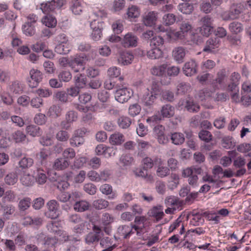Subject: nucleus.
I'll return each instance as SVG.
<instances>
[{
	"mask_svg": "<svg viewBox=\"0 0 251 251\" xmlns=\"http://www.w3.org/2000/svg\"><path fill=\"white\" fill-rule=\"evenodd\" d=\"M106 17V13L103 10L93 12L90 16V19L91 20L90 23L91 29H103L104 25L103 18Z\"/></svg>",
	"mask_w": 251,
	"mask_h": 251,
	"instance_id": "nucleus-1",
	"label": "nucleus"
},
{
	"mask_svg": "<svg viewBox=\"0 0 251 251\" xmlns=\"http://www.w3.org/2000/svg\"><path fill=\"white\" fill-rule=\"evenodd\" d=\"M66 3V0H52L41 4L40 9L45 14H48L56 9H60Z\"/></svg>",
	"mask_w": 251,
	"mask_h": 251,
	"instance_id": "nucleus-2",
	"label": "nucleus"
},
{
	"mask_svg": "<svg viewBox=\"0 0 251 251\" xmlns=\"http://www.w3.org/2000/svg\"><path fill=\"white\" fill-rule=\"evenodd\" d=\"M192 28V25L188 22H183L180 27V31L167 32V35L170 38L175 37L176 38L182 39L188 32L191 31Z\"/></svg>",
	"mask_w": 251,
	"mask_h": 251,
	"instance_id": "nucleus-3",
	"label": "nucleus"
},
{
	"mask_svg": "<svg viewBox=\"0 0 251 251\" xmlns=\"http://www.w3.org/2000/svg\"><path fill=\"white\" fill-rule=\"evenodd\" d=\"M244 9V6L243 4L241 3L233 4L230 6L229 11L224 13L225 20H228L237 19Z\"/></svg>",
	"mask_w": 251,
	"mask_h": 251,
	"instance_id": "nucleus-4",
	"label": "nucleus"
},
{
	"mask_svg": "<svg viewBox=\"0 0 251 251\" xmlns=\"http://www.w3.org/2000/svg\"><path fill=\"white\" fill-rule=\"evenodd\" d=\"M178 106L181 109L185 108L190 112H198L200 109V106L195 102L192 98H188L185 100H181L178 103Z\"/></svg>",
	"mask_w": 251,
	"mask_h": 251,
	"instance_id": "nucleus-5",
	"label": "nucleus"
},
{
	"mask_svg": "<svg viewBox=\"0 0 251 251\" xmlns=\"http://www.w3.org/2000/svg\"><path fill=\"white\" fill-rule=\"evenodd\" d=\"M132 91L126 87L119 88L115 93L116 100L121 103L127 101L132 96Z\"/></svg>",
	"mask_w": 251,
	"mask_h": 251,
	"instance_id": "nucleus-6",
	"label": "nucleus"
},
{
	"mask_svg": "<svg viewBox=\"0 0 251 251\" xmlns=\"http://www.w3.org/2000/svg\"><path fill=\"white\" fill-rule=\"evenodd\" d=\"M92 229L93 231L87 234L85 238V242L89 245L99 242L101 238V230L100 227L94 225Z\"/></svg>",
	"mask_w": 251,
	"mask_h": 251,
	"instance_id": "nucleus-7",
	"label": "nucleus"
},
{
	"mask_svg": "<svg viewBox=\"0 0 251 251\" xmlns=\"http://www.w3.org/2000/svg\"><path fill=\"white\" fill-rule=\"evenodd\" d=\"M182 176L184 177H187V181L190 185L193 187L198 186V176L193 174V168L188 167L183 169L182 172Z\"/></svg>",
	"mask_w": 251,
	"mask_h": 251,
	"instance_id": "nucleus-8",
	"label": "nucleus"
},
{
	"mask_svg": "<svg viewBox=\"0 0 251 251\" xmlns=\"http://www.w3.org/2000/svg\"><path fill=\"white\" fill-rule=\"evenodd\" d=\"M29 74L30 78L28 80V85L31 88L36 87L42 80V73L39 70L33 69L30 70Z\"/></svg>",
	"mask_w": 251,
	"mask_h": 251,
	"instance_id": "nucleus-9",
	"label": "nucleus"
},
{
	"mask_svg": "<svg viewBox=\"0 0 251 251\" xmlns=\"http://www.w3.org/2000/svg\"><path fill=\"white\" fill-rule=\"evenodd\" d=\"M138 37L132 32L126 34L122 40V44L125 48L135 47L138 44Z\"/></svg>",
	"mask_w": 251,
	"mask_h": 251,
	"instance_id": "nucleus-10",
	"label": "nucleus"
},
{
	"mask_svg": "<svg viewBox=\"0 0 251 251\" xmlns=\"http://www.w3.org/2000/svg\"><path fill=\"white\" fill-rule=\"evenodd\" d=\"M147 219L144 216H136L135 218V225H133L134 230L138 236H141L144 233L145 222Z\"/></svg>",
	"mask_w": 251,
	"mask_h": 251,
	"instance_id": "nucleus-11",
	"label": "nucleus"
},
{
	"mask_svg": "<svg viewBox=\"0 0 251 251\" xmlns=\"http://www.w3.org/2000/svg\"><path fill=\"white\" fill-rule=\"evenodd\" d=\"M71 163L67 159L60 157L55 159L52 164L53 169L57 171H63L66 169Z\"/></svg>",
	"mask_w": 251,
	"mask_h": 251,
	"instance_id": "nucleus-12",
	"label": "nucleus"
},
{
	"mask_svg": "<svg viewBox=\"0 0 251 251\" xmlns=\"http://www.w3.org/2000/svg\"><path fill=\"white\" fill-rule=\"evenodd\" d=\"M134 174L136 176L143 178L148 183H152L154 182L153 176L151 174L148 173V170L143 167L136 168L134 171Z\"/></svg>",
	"mask_w": 251,
	"mask_h": 251,
	"instance_id": "nucleus-13",
	"label": "nucleus"
},
{
	"mask_svg": "<svg viewBox=\"0 0 251 251\" xmlns=\"http://www.w3.org/2000/svg\"><path fill=\"white\" fill-rule=\"evenodd\" d=\"M47 206L49 209V216L51 219L56 218L59 215L58 213V204L55 200H51L47 203Z\"/></svg>",
	"mask_w": 251,
	"mask_h": 251,
	"instance_id": "nucleus-14",
	"label": "nucleus"
},
{
	"mask_svg": "<svg viewBox=\"0 0 251 251\" xmlns=\"http://www.w3.org/2000/svg\"><path fill=\"white\" fill-rule=\"evenodd\" d=\"M90 206V203L84 200L76 201L73 205L74 210L77 212H83L88 210Z\"/></svg>",
	"mask_w": 251,
	"mask_h": 251,
	"instance_id": "nucleus-15",
	"label": "nucleus"
},
{
	"mask_svg": "<svg viewBox=\"0 0 251 251\" xmlns=\"http://www.w3.org/2000/svg\"><path fill=\"white\" fill-rule=\"evenodd\" d=\"M186 55L185 49L181 47L175 48L172 51V56L174 60L176 62L183 61Z\"/></svg>",
	"mask_w": 251,
	"mask_h": 251,
	"instance_id": "nucleus-16",
	"label": "nucleus"
},
{
	"mask_svg": "<svg viewBox=\"0 0 251 251\" xmlns=\"http://www.w3.org/2000/svg\"><path fill=\"white\" fill-rule=\"evenodd\" d=\"M125 140L124 135L119 132L111 134L109 138V143L113 145H120Z\"/></svg>",
	"mask_w": 251,
	"mask_h": 251,
	"instance_id": "nucleus-17",
	"label": "nucleus"
},
{
	"mask_svg": "<svg viewBox=\"0 0 251 251\" xmlns=\"http://www.w3.org/2000/svg\"><path fill=\"white\" fill-rule=\"evenodd\" d=\"M220 39L218 37L210 38L206 42L205 47L203 50L205 52H210L212 49L217 48L220 45Z\"/></svg>",
	"mask_w": 251,
	"mask_h": 251,
	"instance_id": "nucleus-18",
	"label": "nucleus"
},
{
	"mask_svg": "<svg viewBox=\"0 0 251 251\" xmlns=\"http://www.w3.org/2000/svg\"><path fill=\"white\" fill-rule=\"evenodd\" d=\"M46 172L41 168H37L34 172L33 176L36 182L39 184H43L47 181Z\"/></svg>",
	"mask_w": 251,
	"mask_h": 251,
	"instance_id": "nucleus-19",
	"label": "nucleus"
},
{
	"mask_svg": "<svg viewBox=\"0 0 251 251\" xmlns=\"http://www.w3.org/2000/svg\"><path fill=\"white\" fill-rule=\"evenodd\" d=\"M81 0H72L70 9L75 15H79L82 12L83 7Z\"/></svg>",
	"mask_w": 251,
	"mask_h": 251,
	"instance_id": "nucleus-20",
	"label": "nucleus"
},
{
	"mask_svg": "<svg viewBox=\"0 0 251 251\" xmlns=\"http://www.w3.org/2000/svg\"><path fill=\"white\" fill-rule=\"evenodd\" d=\"M163 210V207L161 205L154 206L149 212V214L150 216L154 217L155 219L158 221L161 220L164 216Z\"/></svg>",
	"mask_w": 251,
	"mask_h": 251,
	"instance_id": "nucleus-21",
	"label": "nucleus"
},
{
	"mask_svg": "<svg viewBox=\"0 0 251 251\" xmlns=\"http://www.w3.org/2000/svg\"><path fill=\"white\" fill-rule=\"evenodd\" d=\"M157 18V13L151 11L144 18L143 22L147 26H151L154 25Z\"/></svg>",
	"mask_w": 251,
	"mask_h": 251,
	"instance_id": "nucleus-22",
	"label": "nucleus"
},
{
	"mask_svg": "<svg viewBox=\"0 0 251 251\" xmlns=\"http://www.w3.org/2000/svg\"><path fill=\"white\" fill-rule=\"evenodd\" d=\"M215 88L212 87V89L206 88L200 91L198 94V96L201 100H205L212 97L214 94Z\"/></svg>",
	"mask_w": 251,
	"mask_h": 251,
	"instance_id": "nucleus-23",
	"label": "nucleus"
},
{
	"mask_svg": "<svg viewBox=\"0 0 251 251\" xmlns=\"http://www.w3.org/2000/svg\"><path fill=\"white\" fill-rule=\"evenodd\" d=\"M62 111L63 108L61 105L59 104H54L50 107L48 113L50 114V116L56 118L61 115Z\"/></svg>",
	"mask_w": 251,
	"mask_h": 251,
	"instance_id": "nucleus-24",
	"label": "nucleus"
},
{
	"mask_svg": "<svg viewBox=\"0 0 251 251\" xmlns=\"http://www.w3.org/2000/svg\"><path fill=\"white\" fill-rule=\"evenodd\" d=\"M160 112L163 118H170L174 116L175 109L171 105L166 104L161 107Z\"/></svg>",
	"mask_w": 251,
	"mask_h": 251,
	"instance_id": "nucleus-25",
	"label": "nucleus"
},
{
	"mask_svg": "<svg viewBox=\"0 0 251 251\" xmlns=\"http://www.w3.org/2000/svg\"><path fill=\"white\" fill-rule=\"evenodd\" d=\"M168 183L170 189H173L176 188L179 183V176L176 173H171L169 177Z\"/></svg>",
	"mask_w": 251,
	"mask_h": 251,
	"instance_id": "nucleus-26",
	"label": "nucleus"
},
{
	"mask_svg": "<svg viewBox=\"0 0 251 251\" xmlns=\"http://www.w3.org/2000/svg\"><path fill=\"white\" fill-rule=\"evenodd\" d=\"M165 203L168 206H176L177 208L183 204V201L175 196H169L165 200Z\"/></svg>",
	"mask_w": 251,
	"mask_h": 251,
	"instance_id": "nucleus-27",
	"label": "nucleus"
},
{
	"mask_svg": "<svg viewBox=\"0 0 251 251\" xmlns=\"http://www.w3.org/2000/svg\"><path fill=\"white\" fill-rule=\"evenodd\" d=\"M170 137L172 143L176 145H181L185 140L184 135L179 132L171 133Z\"/></svg>",
	"mask_w": 251,
	"mask_h": 251,
	"instance_id": "nucleus-28",
	"label": "nucleus"
},
{
	"mask_svg": "<svg viewBox=\"0 0 251 251\" xmlns=\"http://www.w3.org/2000/svg\"><path fill=\"white\" fill-rule=\"evenodd\" d=\"M156 96L154 94L150 93L149 90L146 94H145L143 97V102L146 106L151 107L153 105Z\"/></svg>",
	"mask_w": 251,
	"mask_h": 251,
	"instance_id": "nucleus-29",
	"label": "nucleus"
},
{
	"mask_svg": "<svg viewBox=\"0 0 251 251\" xmlns=\"http://www.w3.org/2000/svg\"><path fill=\"white\" fill-rule=\"evenodd\" d=\"M126 13L128 18L131 21L132 19L138 18L139 16L140 11L137 6L132 5L128 8Z\"/></svg>",
	"mask_w": 251,
	"mask_h": 251,
	"instance_id": "nucleus-30",
	"label": "nucleus"
},
{
	"mask_svg": "<svg viewBox=\"0 0 251 251\" xmlns=\"http://www.w3.org/2000/svg\"><path fill=\"white\" fill-rule=\"evenodd\" d=\"M42 22L46 26L49 27H54L57 24L56 19L51 15H48L45 16L42 20Z\"/></svg>",
	"mask_w": 251,
	"mask_h": 251,
	"instance_id": "nucleus-31",
	"label": "nucleus"
},
{
	"mask_svg": "<svg viewBox=\"0 0 251 251\" xmlns=\"http://www.w3.org/2000/svg\"><path fill=\"white\" fill-rule=\"evenodd\" d=\"M100 192L106 195H110L108 196L109 199H113L116 195L115 193H112V187L111 185L108 184H104L102 185L100 188Z\"/></svg>",
	"mask_w": 251,
	"mask_h": 251,
	"instance_id": "nucleus-32",
	"label": "nucleus"
},
{
	"mask_svg": "<svg viewBox=\"0 0 251 251\" xmlns=\"http://www.w3.org/2000/svg\"><path fill=\"white\" fill-rule=\"evenodd\" d=\"M162 55V51L159 47H153L147 52L149 58L154 59L161 57Z\"/></svg>",
	"mask_w": 251,
	"mask_h": 251,
	"instance_id": "nucleus-33",
	"label": "nucleus"
},
{
	"mask_svg": "<svg viewBox=\"0 0 251 251\" xmlns=\"http://www.w3.org/2000/svg\"><path fill=\"white\" fill-rule=\"evenodd\" d=\"M34 176L26 173H24L21 178L22 184L26 186L32 185L34 182Z\"/></svg>",
	"mask_w": 251,
	"mask_h": 251,
	"instance_id": "nucleus-34",
	"label": "nucleus"
},
{
	"mask_svg": "<svg viewBox=\"0 0 251 251\" xmlns=\"http://www.w3.org/2000/svg\"><path fill=\"white\" fill-rule=\"evenodd\" d=\"M156 176L160 178H164L169 176L170 174V169L163 165L157 166L156 171Z\"/></svg>",
	"mask_w": 251,
	"mask_h": 251,
	"instance_id": "nucleus-35",
	"label": "nucleus"
},
{
	"mask_svg": "<svg viewBox=\"0 0 251 251\" xmlns=\"http://www.w3.org/2000/svg\"><path fill=\"white\" fill-rule=\"evenodd\" d=\"M178 9L183 14H190L193 11L194 7L191 3H182L178 5Z\"/></svg>",
	"mask_w": 251,
	"mask_h": 251,
	"instance_id": "nucleus-36",
	"label": "nucleus"
},
{
	"mask_svg": "<svg viewBox=\"0 0 251 251\" xmlns=\"http://www.w3.org/2000/svg\"><path fill=\"white\" fill-rule=\"evenodd\" d=\"M92 205L96 209L101 210L108 207L109 202L105 200L100 199L94 200Z\"/></svg>",
	"mask_w": 251,
	"mask_h": 251,
	"instance_id": "nucleus-37",
	"label": "nucleus"
},
{
	"mask_svg": "<svg viewBox=\"0 0 251 251\" xmlns=\"http://www.w3.org/2000/svg\"><path fill=\"white\" fill-rule=\"evenodd\" d=\"M71 48L70 44H57L55 48V51L59 54H67L69 52Z\"/></svg>",
	"mask_w": 251,
	"mask_h": 251,
	"instance_id": "nucleus-38",
	"label": "nucleus"
},
{
	"mask_svg": "<svg viewBox=\"0 0 251 251\" xmlns=\"http://www.w3.org/2000/svg\"><path fill=\"white\" fill-rule=\"evenodd\" d=\"M166 64L154 66L151 70V73L153 75L161 76L165 75L166 73Z\"/></svg>",
	"mask_w": 251,
	"mask_h": 251,
	"instance_id": "nucleus-39",
	"label": "nucleus"
},
{
	"mask_svg": "<svg viewBox=\"0 0 251 251\" xmlns=\"http://www.w3.org/2000/svg\"><path fill=\"white\" fill-rule=\"evenodd\" d=\"M79 110H81L84 112V113L81 116L82 121L86 124H90L92 122L93 119L92 114L91 113H87L88 109L85 107H81L79 108Z\"/></svg>",
	"mask_w": 251,
	"mask_h": 251,
	"instance_id": "nucleus-40",
	"label": "nucleus"
},
{
	"mask_svg": "<svg viewBox=\"0 0 251 251\" xmlns=\"http://www.w3.org/2000/svg\"><path fill=\"white\" fill-rule=\"evenodd\" d=\"M26 131L30 135L33 137L39 136L41 134L40 127L35 125H29L26 126Z\"/></svg>",
	"mask_w": 251,
	"mask_h": 251,
	"instance_id": "nucleus-41",
	"label": "nucleus"
},
{
	"mask_svg": "<svg viewBox=\"0 0 251 251\" xmlns=\"http://www.w3.org/2000/svg\"><path fill=\"white\" fill-rule=\"evenodd\" d=\"M117 123L121 128L126 129L129 127L131 124V121L127 117L122 116L118 119Z\"/></svg>",
	"mask_w": 251,
	"mask_h": 251,
	"instance_id": "nucleus-42",
	"label": "nucleus"
},
{
	"mask_svg": "<svg viewBox=\"0 0 251 251\" xmlns=\"http://www.w3.org/2000/svg\"><path fill=\"white\" fill-rule=\"evenodd\" d=\"M23 31L27 36H32L35 34V29L33 25L25 23L22 27Z\"/></svg>",
	"mask_w": 251,
	"mask_h": 251,
	"instance_id": "nucleus-43",
	"label": "nucleus"
},
{
	"mask_svg": "<svg viewBox=\"0 0 251 251\" xmlns=\"http://www.w3.org/2000/svg\"><path fill=\"white\" fill-rule=\"evenodd\" d=\"M89 61L88 56L84 53L77 54L72 57L71 63H85Z\"/></svg>",
	"mask_w": 251,
	"mask_h": 251,
	"instance_id": "nucleus-44",
	"label": "nucleus"
},
{
	"mask_svg": "<svg viewBox=\"0 0 251 251\" xmlns=\"http://www.w3.org/2000/svg\"><path fill=\"white\" fill-rule=\"evenodd\" d=\"M229 29L231 32L238 34L243 30V27L241 23L237 22H233L229 24Z\"/></svg>",
	"mask_w": 251,
	"mask_h": 251,
	"instance_id": "nucleus-45",
	"label": "nucleus"
},
{
	"mask_svg": "<svg viewBox=\"0 0 251 251\" xmlns=\"http://www.w3.org/2000/svg\"><path fill=\"white\" fill-rule=\"evenodd\" d=\"M2 210H3V217L6 219H9L10 215L14 212L15 207L11 204L3 205Z\"/></svg>",
	"mask_w": 251,
	"mask_h": 251,
	"instance_id": "nucleus-46",
	"label": "nucleus"
},
{
	"mask_svg": "<svg viewBox=\"0 0 251 251\" xmlns=\"http://www.w3.org/2000/svg\"><path fill=\"white\" fill-rule=\"evenodd\" d=\"M30 199L28 198H25L20 201L18 203V208L21 211H25L30 206Z\"/></svg>",
	"mask_w": 251,
	"mask_h": 251,
	"instance_id": "nucleus-47",
	"label": "nucleus"
},
{
	"mask_svg": "<svg viewBox=\"0 0 251 251\" xmlns=\"http://www.w3.org/2000/svg\"><path fill=\"white\" fill-rule=\"evenodd\" d=\"M11 92L15 94H21L23 90V85L19 81H16L12 83L10 87Z\"/></svg>",
	"mask_w": 251,
	"mask_h": 251,
	"instance_id": "nucleus-48",
	"label": "nucleus"
},
{
	"mask_svg": "<svg viewBox=\"0 0 251 251\" xmlns=\"http://www.w3.org/2000/svg\"><path fill=\"white\" fill-rule=\"evenodd\" d=\"M132 230H130V227L128 226L124 225L120 226L118 228V232L120 235L126 238L130 236V233Z\"/></svg>",
	"mask_w": 251,
	"mask_h": 251,
	"instance_id": "nucleus-49",
	"label": "nucleus"
},
{
	"mask_svg": "<svg viewBox=\"0 0 251 251\" xmlns=\"http://www.w3.org/2000/svg\"><path fill=\"white\" fill-rule=\"evenodd\" d=\"M84 139L78 135H74L70 140V144L73 147H78L83 144Z\"/></svg>",
	"mask_w": 251,
	"mask_h": 251,
	"instance_id": "nucleus-50",
	"label": "nucleus"
},
{
	"mask_svg": "<svg viewBox=\"0 0 251 251\" xmlns=\"http://www.w3.org/2000/svg\"><path fill=\"white\" fill-rule=\"evenodd\" d=\"M12 138L16 143H21L26 139V136L22 131L17 130L12 134Z\"/></svg>",
	"mask_w": 251,
	"mask_h": 251,
	"instance_id": "nucleus-51",
	"label": "nucleus"
},
{
	"mask_svg": "<svg viewBox=\"0 0 251 251\" xmlns=\"http://www.w3.org/2000/svg\"><path fill=\"white\" fill-rule=\"evenodd\" d=\"M33 164V160L32 158L24 157L19 162L20 167L23 169H26L30 167Z\"/></svg>",
	"mask_w": 251,
	"mask_h": 251,
	"instance_id": "nucleus-52",
	"label": "nucleus"
},
{
	"mask_svg": "<svg viewBox=\"0 0 251 251\" xmlns=\"http://www.w3.org/2000/svg\"><path fill=\"white\" fill-rule=\"evenodd\" d=\"M17 180L18 177L15 173H10L5 177V182L8 185H14Z\"/></svg>",
	"mask_w": 251,
	"mask_h": 251,
	"instance_id": "nucleus-53",
	"label": "nucleus"
},
{
	"mask_svg": "<svg viewBox=\"0 0 251 251\" xmlns=\"http://www.w3.org/2000/svg\"><path fill=\"white\" fill-rule=\"evenodd\" d=\"M209 1V0H202L200 6L201 11L205 13L211 12L212 10V7Z\"/></svg>",
	"mask_w": 251,
	"mask_h": 251,
	"instance_id": "nucleus-54",
	"label": "nucleus"
},
{
	"mask_svg": "<svg viewBox=\"0 0 251 251\" xmlns=\"http://www.w3.org/2000/svg\"><path fill=\"white\" fill-rule=\"evenodd\" d=\"M133 161V158L129 154L122 155L120 158V162L123 166L130 165Z\"/></svg>",
	"mask_w": 251,
	"mask_h": 251,
	"instance_id": "nucleus-55",
	"label": "nucleus"
},
{
	"mask_svg": "<svg viewBox=\"0 0 251 251\" xmlns=\"http://www.w3.org/2000/svg\"><path fill=\"white\" fill-rule=\"evenodd\" d=\"M199 137L201 140L209 142L212 140V135L209 131L201 130L199 133Z\"/></svg>",
	"mask_w": 251,
	"mask_h": 251,
	"instance_id": "nucleus-56",
	"label": "nucleus"
},
{
	"mask_svg": "<svg viewBox=\"0 0 251 251\" xmlns=\"http://www.w3.org/2000/svg\"><path fill=\"white\" fill-rule=\"evenodd\" d=\"M49 156V152L45 150H41L38 154H37V158L40 161L42 165H44L46 163V160Z\"/></svg>",
	"mask_w": 251,
	"mask_h": 251,
	"instance_id": "nucleus-57",
	"label": "nucleus"
},
{
	"mask_svg": "<svg viewBox=\"0 0 251 251\" xmlns=\"http://www.w3.org/2000/svg\"><path fill=\"white\" fill-rule=\"evenodd\" d=\"M75 156V150L71 148L66 149L62 153V157L68 160L73 159Z\"/></svg>",
	"mask_w": 251,
	"mask_h": 251,
	"instance_id": "nucleus-58",
	"label": "nucleus"
},
{
	"mask_svg": "<svg viewBox=\"0 0 251 251\" xmlns=\"http://www.w3.org/2000/svg\"><path fill=\"white\" fill-rule=\"evenodd\" d=\"M183 70L187 76H191L195 74L197 72L195 67L191 66L190 64H185L183 67Z\"/></svg>",
	"mask_w": 251,
	"mask_h": 251,
	"instance_id": "nucleus-59",
	"label": "nucleus"
},
{
	"mask_svg": "<svg viewBox=\"0 0 251 251\" xmlns=\"http://www.w3.org/2000/svg\"><path fill=\"white\" fill-rule=\"evenodd\" d=\"M1 242H3L5 248L9 251H16V246L15 243L10 239H1Z\"/></svg>",
	"mask_w": 251,
	"mask_h": 251,
	"instance_id": "nucleus-60",
	"label": "nucleus"
},
{
	"mask_svg": "<svg viewBox=\"0 0 251 251\" xmlns=\"http://www.w3.org/2000/svg\"><path fill=\"white\" fill-rule=\"evenodd\" d=\"M176 20V16L173 14H167L163 17V22L166 25L173 24L175 22Z\"/></svg>",
	"mask_w": 251,
	"mask_h": 251,
	"instance_id": "nucleus-61",
	"label": "nucleus"
},
{
	"mask_svg": "<svg viewBox=\"0 0 251 251\" xmlns=\"http://www.w3.org/2000/svg\"><path fill=\"white\" fill-rule=\"evenodd\" d=\"M68 94L64 91H58L55 94V98L63 103H66L68 101Z\"/></svg>",
	"mask_w": 251,
	"mask_h": 251,
	"instance_id": "nucleus-62",
	"label": "nucleus"
},
{
	"mask_svg": "<svg viewBox=\"0 0 251 251\" xmlns=\"http://www.w3.org/2000/svg\"><path fill=\"white\" fill-rule=\"evenodd\" d=\"M84 191L89 195H94L97 192V187L93 184L88 183L83 186Z\"/></svg>",
	"mask_w": 251,
	"mask_h": 251,
	"instance_id": "nucleus-63",
	"label": "nucleus"
},
{
	"mask_svg": "<svg viewBox=\"0 0 251 251\" xmlns=\"http://www.w3.org/2000/svg\"><path fill=\"white\" fill-rule=\"evenodd\" d=\"M141 111L140 106L137 104L135 103L131 105L128 109L129 114L134 117L140 113Z\"/></svg>",
	"mask_w": 251,
	"mask_h": 251,
	"instance_id": "nucleus-64",
	"label": "nucleus"
}]
</instances>
